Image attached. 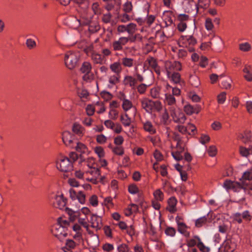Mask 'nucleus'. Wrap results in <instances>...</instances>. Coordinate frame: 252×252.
Segmentation results:
<instances>
[{"label": "nucleus", "instance_id": "nucleus-1", "mask_svg": "<svg viewBox=\"0 0 252 252\" xmlns=\"http://www.w3.org/2000/svg\"><path fill=\"white\" fill-rule=\"evenodd\" d=\"M252 180V170L245 171L240 180V182H232L226 180L223 184V187L226 189H232L234 191L239 192L243 190L245 193L252 196V183L248 184L247 181Z\"/></svg>", "mask_w": 252, "mask_h": 252}, {"label": "nucleus", "instance_id": "nucleus-2", "mask_svg": "<svg viewBox=\"0 0 252 252\" xmlns=\"http://www.w3.org/2000/svg\"><path fill=\"white\" fill-rule=\"evenodd\" d=\"M80 54L78 52L69 51L64 56V63L69 69H73L78 64Z\"/></svg>", "mask_w": 252, "mask_h": 252}, {"label": "nucleus", "instance_id": "nucleus-3", "mask_svg": "<svg viewBox=\"0 0 252 252\" xmlns=\"http://www.w3.org/2000/svg\"><path fill=\"white\" fill-rule=\"evenodd\" d=\"M68 224V222L64 220L62 224H58L55 227L53 232L54 235L60 241H62L67 236V229L65 226Z\"/></svg>", "mask_w": 252, "mask_h": 252}, {"label": "nucleus", "instance_id": "nucleus-4", "mask_svg": "<svg viewBox=\"0 0 252 252\" xmlns=\"http://www.w3.org/2000/svg\"><path fill=\"white\" fill-rule=\"evenodd\" d=\"M58 169L62 172H68L72 170V161L68 158H62L56 163Z\"/></svg>", "mask_w": 252, "mask_h": 252}, {"label": "nucleus", "instance_id": "nucleus-5", "mask_svg": "<svg viewBox=\"0 0 252 252\" xmlns=\"http://www.w3.org/2000/svg\"><path fill=\"white\" fill-rule=\"evenodd\" d=\"M50 199L52 200L55 207L60 209H63L65 207L66 200L64 198L63 194H53L50 196Z\"/></svg>", "mask_w": 252, "mask_h": 252}, {"label": "nucleus", "instance_id": "nucleus-6", "mask_svg": "<svg viewBox=\"0 0 252 252\" xmlns=\"http://www.w3.org/2000/svg\"><path fill=\"white\" fill-rule=\"evenodd\" d=\"M62 139L64 144L70 148L73 147V145L76 141L75 140V136L69 131H64L62 134Z\"/></svg>", "mask_w": 252, "mask_h": 252}, {"label": "nucleus", "instance_id": "nucleus-7", "mask_svg": "<svg viewBox=\"0 0 252 252\" xmlns=\"http://www.w3.org/2000/svg\"><path fill=\"white\" fill-rule=\"evenodd\" d=\"M165 68L167 76L172 73L177 72V71H180L182 69L181 65L180 63L178 62L166 63L165 64Z\"/></svg>", "mask_w": 252, "mask_h": 252}, {"label": "nucleus", "instance_id": "nucleus-8", "mask_svg": "<svg viewBox=\"0 0 252 252\" xmlns=\"http://www.w3.org/2000/svg\"><path fill=\"white\" fill-rule=\"evenodd\" d=\"M129 39L126 37H121L118 40L114 41L112 45L114 51H121L123 50V46L126 45Z\"/></svg>", "mask_w": 252, "mask_h": 252}, {"label": "nucleus", "instance_id": "nucleus-9", "mask_svg": "<svg viewBox=\"0 0 252 252\" xmlns=\"http://www.w3.org/2000/svg\"><path fill=\"white\" fill-rule=\"evenodd\" d=\"M93 47H89L86 49V53L89 56L91 55L92 60L95 63L101 64L103 59L100 54L96 53L92 50Z\"/></svg>", "mask_w": 252, "mask_h": 252}, {"label": "nucleus", "instance_id": "nucleus-10", "mask_svg": "<svg viewBox=\"0 0 252 252\" xmlns=\"http://www.w3.org/2000/svg\"><path fill=\"white\" fill-rule=\"evenodd\" d=\"M167 77L171 82L180 87L184 85V81L181 78L180 74L177 72L172 73L167 75Z\"/></svg>", "mask_w": 252, "mask_h": 252}, {"label": "nucleus", "instance_id": "nucleus-11", "mask_svg": "<svg viewBox=\"0 0 252 252\" xmlns=\"http://www.w3.org/2000/svg\"><path fill=\"white\" fill-rule=\"evenodd\" d=\"M223 245L225 252H233L236 248L235 243L229 236L226 237Z\"/></svg>", "mask_w": 252, "mask_h": 252}, {"label": "nucleus", "instance_id": "nucleus-12", "mask_svg": "<svg viewBox=\"0 0 252 252\" xmlns=\"http://www.w3.org/2000/svg\"><path fill=\"white\" fill-rule=\"evenodd\" d=\"M90 221L92 224V227L97 229H100L101 228V218L98 216L92 214Z\"/></svg>", "mask_w": 252, "mask_h": 252}, {"label": "nucleus", "instance_id": "nucleus-13", "mask_svg": "<svg viewBox=\"0 0 252 252\" xmlns=\"http://www.w3.org/2000/svg\"><path fill=\"white\" fill-rule=\"evenodd\" d=\"M72 129L73 133L79 137H82L84 134V128L79 124L74 123Z\"/></svg>", "mask_w": 252, "mask_h": 252}, {"label": "nucleus", "instance_id": "nucleus-14", "mask_svg": "<svg viewBox=\"0 0 252 252\" xmlns=\"http://www.w3.org/2000/svg\"><path fill=\"white\" fill-rule=\"evenodd\" d=\"M142 107L148 113H151L153 110L152 100L144 99L141 101Z\"/></svg>", "mask_w": 252, "mask_h": 252}, {"label": "nucleus", "instance_id": "nucleus-15", "mask_svg": "<svg viewBox=\"0 0 252 252\" xmlns=\"http://www.w3.org/2000/svg\"><path fill=\"white\" fill-rule=\"evenodd\" d=\"M72 148H75L78 152L81 154H86L88 152L87 147L84 144L77 141L75 142Z\"/></svg>", "mask_w": 252, "mask_h": 252}, {"label": "nucleus", "instance_id": "nucleus-16", "mask_svg": "<svg viewBox=\"0 0 252 252\" xmlns=\"http://www.w3.org/2000/svg\"><path fill=\"white\" fill-rule=\"evenodd\" d=\"M76 246V243L72 240L68 239L66 241L65 246L63 248L64 252H72Z\"/></svg>", "mask_w": 252, "mask_h": 252}, {"label": "nucleus", "instance_id": "nucleus-17", "mask_svg": "<svg viewBox=\"0 0 252 252\" xmlns=\"http://www.w3.org/2000/svg\"><path fill=\"white\" fill-rule=\"evenodd\" d=\"M136 61L132 58L124 57L121 59V64L125 67H131L135 63Z\"/></svg>", "mask_w": 252, "mask_h": 252}, {"label": "nucleus", "instance_id": "nucleus-18", "mask_svg": "<svg viewBox=\"0 0 252 252\" xmlns=\"http://www.w3.org/2000/svg\"><path fill=\"white\" fill-rule=\"evenodd\" d=\"M180 42L188 43L189 45H194L196 43V39L192 36H182L180 39Z\"/></svg>", "mask_w": 252, "mask_h": 252}, {"label": "nucleus", "instance_id": "nucleus-19", "mask_svg": "<svg viewBox=\"0 0 252 252\" xmlns=\"http://www.w3.org/2000/svg\"><path fill=\"white\" fill-rule=\"evenodd\" d=\"M177 201L176 199L174 197H171L169 199L168 201V210L170 213H174L176 211V204H177Z\"/></svg>", "mask_w": 252, "mask_h": 252}, {"label": "nucleus", "instance_id": "nucleus-20", "mask_svg": "<svg viewBox=\"0 0 252 252\" xmlns=\"http://www.w3.org/2000/svg\"><path fill=\"white\" fill-rule=\"evenodd\" d=\"M172 118L175 123L179 124H184L186 120V117L182 112H180L178 114L176 113V115Z\"/></svg>", "mask_w": 252, "mask_h": 252}, {"label": "nucleus", "instance_id": "nucleus-21", "mask_svg": "<svg viewBox=\"0 0 252 252\" xmlns=\"http://www.w3.org/2000/svg\"><path fill=\"white\" fill-rule=\"evenodd\" d=\"M126 85H129L133 89H135L136 84V79L131 76H126L124 79Z\"/></svg>", "mask_w": 252, "mask_h": 252}, {"label": "nucleus", "instance_id": "nucleus-22", "mask_svg": "<svg viewBox=\"0 0 252 252\" xmlns=\"http://www.w3.org/2000/svg\"><path fill=\"white\" fill-rule=\"evenodd\" d=\"M110 68L115 74L118 75H120L122 70L121 64L119 62H115L111 64Z\"/></svg>", "mask_w": 252, "mask_h": 252}, {"label": "nucleus", "instance_id": "nucleus-23", "mask_svg": "<svg viewBox=\"0 0 252 252\" xmlns=\"http://www.w3.org/2000/svg\"><path fill=\"white\" fill-rule=\"evenodd\" d=\"M148 63L150 66H151L153 69L155 70V72L157 74H159V70L158 68V64L154 58L151 57L148 58L146 60L145 63Z\"/></svg>", "mask_w": 252, "mask_h": 252}, {"label": "nucleus", "instance_id": "nucleus-24", "mask_svg": "<svg viewBox=\"0 0 252 252\" xmlns=\"http://www.w3.org/2000/svg\"><path fill=\"white\" fill-rule=\"evenodd\" d=\"M121 99L123 100L122 107L125 111H127L132 107V104L131 102L128 99L125 98V95H122Z\"/></svg>", "mask_w": 252, "mask_h": 252}, {"label": "nucleus", "instance_id": "nucleus-25", "mask_svg": "<svg viewBox=\"0 0 252 252\" xmlns=\"http://www.w3.org/2000/svg\"><path fill=\"white\" fill-rule=\"evenodd\" d=\"M143 127L145 131L149 132L151 134H154L156 132L153 125L149 121H147L143 123Z\"/></svg>", "mask_w": 252, "mask_h": 252}, {"label": "nucleus", "instance_id": "nucleus-26", "mask_svg": "<svg viewBox=\"0 0 252 252\" xmlns=\"http://www.w3.org/2000/svg\"><path fill=\"white\" fill-rule=\"evenodd\" d=\"M194 238L198 241L197 246L200 250V251H201L202 252H209L210 251V248L207 247H206L204 245V244L201 241V240L198 236H195L194 237Z\"/></svg>", "mask_w": 252, "mask_h": 252}, {"label": "nucleus", "instance_id": "nucleus-27", "mask_svg": "<svg viewBox=\"0 0 252 252\" xmlns=\"http://www.w3.org/2000/svg\"><path fill=\"white\" fill-rule=\"evenodd\" d=\"M184 111L188 115H191L193 113H198L199 111V108L193 107L189 104L186 105L184 106Z\"/></svg>", "mask_w": 252, "mask_h": 252}, {"label": "nucleus", "instance_id": "nucleus-28", "mask_svg": "<svg viewBox=\"0 0 252 252\" xmlns=\"http://www.w3.org/2000/svg\"><path fill=\"white\" fill-rule=\"evenodd\" d=\"M209 217V214H207L206 216H204L197 219L195 221V226L198 227L202 226L207 222Z\"/></svg>", "mask_w": 252, "mask_h": 252}, {"label": "nucleus", "instance_id": "nucleus-29", "mask_svg": "<svg viewBox=\"0 0 252 252\" xmlns=\"http://www.w3.org/2000/svg\"><path fill=\"white\" fill-rule=\"evenodd\" d=\"M91 69L92 65L88 62L84 63L81 67V72L84 74L91 72Z\"/></svg>", "mask_w": 252, "mask_h": 252}, {"label": "nucleus", "instance_id": "nucleus-30", "mask_svg": "<svg viewBox=\"0 0 252 252\" xmlns=\"http://www.w3.org/2000/svg\"><path fill=\"white\" fill-rule=\"evenodd\" d=\"M210 3V0H198V6H196L197 12L198 11L199 7L206 9L209 6Z\"/></svg>", "mask_w": 252, "mask_h": 252}, {"label": "nucleus", "instance_id": "nucleus-31", "mask_svg": "<svg viewBox=\"0 0 252 252\" xmlns=\"http://www.w3.org/2000/svg\"><path fill=\"white\" fill-rule=\"evenodd\" d=\"M120 75L118 74H114L110 76L109 78V83L112 85H114L120 81Z\"/></svg>", "mask_w": 252, "mask_h": 252}, {"label": "nucleus", "instance_id": "nucleus-32", "mask_svg": "<svg viewBox=\"0 0 252 252\" xmlns=\"http://www.w3.org/2000/svg\"><path fill=\"white\" fill-rule=\"evenodd\" d=\"M165 101L168 105L176 104V100L175 97L170 94H165Z\"/></svg>", "mask_w": 252, "mask_h": 252}, {"label": "nucleus", "instance_id": "nucleus-33", "mask_svg": "<svg viewBox=\"0 0 252 252\" xmlns=\"http://www.w3.org/2000/svg\"><path fill=\"white\" fill-rule=\"evenodd\" d=\"M121 121L123 124L126 126H130L131 123V119L128 117L127 114H125L124 116L121 117Z\"/></svg>", "mask_w": 252, "mask_h": 252}, {"label": "nucleus", "instance_id": "nucleus-34", "mask_svg": "<svg viewBox=\"0 0 252 252\" xmlns=\"http://www.w3.org/2000/svg\"><path fill=\"white\" fill-rule=\"evenodd\" d=\"M176 230L172 227L167 226L165 229V233L167 236L174 237L176 234Z\"/></svg>", "mask_w": 252, "mask_h": 252}, {"label": "nucleus", "instance_id": "nucleus-35", "mask_svg": "<svg viewBox=\"0 0 252 252\" xmlns=\"http://www.w3.org/2000/svg\"><path fill=\"white\" fill-rule=\"evenodd\" d=\"M152 107L153 110H155L157 111H160L162 109V105L159 101H153L152 100Z\"/></svg>", "mask_w": 252, "mask_h": 252}, {"label": "nucleus", "instance_id": "nucleus-36", "mask_svg": "<svg viewBox=\"0 0 252 252\" xmlns=\"http://www.w3.org/2000/svg\"><path fill=\"white\" fill-rule=\"evenodd\" d=\"M65 211L67 212V213L70 216V219L73 220H75V219L77 217L78 215V213L76 212H75L73 211L72 209H69L68 208L66 207L65 208Z\"/></svg>", "mask_w": 252, "mask_h": 252}, {"label": "nucleus", "instance_id": "nucleus-37", "mask_svg": "<svg viewBox=\"0 0 252 252\" xmlns=\"http://www.w3.org/2000/svg\"><path fill=\"white\" fill-rule=\"evenodd\" d=\"M239 49L242 51L247 52L250 50L251 46L249 43L245 42L239 45Z\"/></svg>", "mask_w": 252, "mask_h": 252}, {"label": "nucleus", "instance_id": "nucleus-38", "mask_svg": "<svg viewBox=\"0 0 252 252\" xmlns=\"http://www.w3.org/2000/svg\"><path fill=\"white\" fill-rule=\"evenodd\" d=\"M187 228L188 226L186 225L185 223L181 221H178V230L180 233L181 234L185 233Z\"/></svg>", "mask_w": 252, "mask_h": 252}, {"label": "nucleus", "instance_id": "nucleus-39", "mask_svg": "<svg viewBox=\"0 0 252 252\" xmlns=\"http://www.w3.org/2000/svg\"><path fill=\"white\" fill-rule=\"evenodd\" d=\"M118 18L121 22L123 23H126L127 21H129L130 19L129 16L126 13L118 15Z\"/></svg>", "mask_w": 252, "mask_h": 252}, {"label": "nucleus", "instance_id": "nucleus-40", "mask_svg": "<svg viewBox=\"0 0 252 252\" xmlns=\"http://www.w3.org/2000/svg\"><path fill=\"white\" fill-rule=\"evenodd\" d=\"M136 25L133 23H130L127 26H126V32L129 34H133L136 28Z\"/></svg>", "mask_w": 252, "mask_h": 252}, {"label": "nucleus", "instance_id": "nucleus-41", "mask_svg": "<svg viewBox=\"0 0 252 252\" xmlns=\"http://www.w3.org/2000/svg\"><path fill=\"white\" fill-rule=\"evenodd\" d=\"M88 172L93 175L95 178L99 177L100 171L98 168H91Z\"/></svg>", "mask_w": 252, "mask_h": 252}, {"label": "nucleus", "instance_id": "nucleus-42", "mask_svg": "<svg viewBox=\"0 0 252 252\" xmlns=\"http://www.w3.org/2000/svg\"><path fill=\"white\" fill-rule=\"evenodd\" d=\"M128 191L132 194H135L138 192L139 189L138 187L134 184L130 185L128 187Z\"/></svg>", "mask_w": 252, "mask_h": 252}, {"label": "nucleus", "instance_id": "nucleus-43", "mask_svg": "<svg viewBox=\"0 0 252 252\" xmlns=\"http://www.w3.org/2000/svg\"><path fill=\"white\" fill-rule=\"evenodd\" d=\"M176 129L183 134H190L188 132V128L182 125H178L176 126Z\"/></svg>", "mask_w": 252, "mask_h": 252}, {"label": "nucleus", "instance_id": "nucleus-44", "mask_svg": "<svg viewBox=\"0 0 252 252\" xmlns=\"http://www.w3.org/2000/svg\"><path fill=\"white\" fill-rule=\"evenodd\" d=\"M169 118V116L167 112V109H165L164 112L162 115V122L164 125H167Z\"/></svg>", "mask_w": 252, "mask_h": 252}, {"label": "nucleus", "instance_id": "nucleus-45", "mask_svg": "<svg viewBox=\"0 0 252 252\" xmlns=\"http://www.w3.org/2000/svg\"><path fill=\"white\" fill-rule=\"evenodd\" d=\"M182 153L179 151H177L175 152H172V155L173 157L177 161L181 160L183 159V156L182 155Z\"/></svg>", "mask_w": 252, "mask_h": 252}, {"label": "nucleus", "instance_id": "nucleus-46", "mask_svg": "<svg viewBox=\"0 0 252 252\" xmlns=\"http://www.w3.org/2000/svg\"><path fill=\"white\" fill-rule=\"evenodd\" d=\"M78 201L81 203L84 204L85 202V195L82 191H80L77 193V198Z\"/></svg>", "mask_w": 252, "mask_h": 252}, {"label": "nucleus", "instance_id": "nucleus-47", "mask_svg": "<svg viewBox=\"0 0 252 252\" xmlns=\"http://www.w3.org/2000/svg\"><path fill=\"white\" fill-rule=\"evenodd\" d=\"M132 5L130 2H126L124 5L123 10L126 13H128L132 10Z\"/></svg>", "mask_w": 252, "mask_h": 252}, {"label": "nucleus", "instance_id": "nucleus-48", "mask_svg": "<svg viewBox=\"0 0 252 252\" xmlns=\"http://www.w3.org/2000/svg\"><path fill=\"white\" fill-rule=\"evenodd\" d=\"M117 250L119 252H128L129 251L127 246L125 244L119 245Z\"/></svg>", "mask_w": 252, "mask_h": 252}, {"label": "nucleus", "instance_id": "nucleus-49", "mask_svg": "<svg viewBox=\"0 0 252 252\" xmlns=\"http://www.w3.org/2000/svg\"><path fill=\"white\" fill-rule=\"evenodd\" d=\"M112 18V15L110 12L104 14L102 17V21L105 23H108L110 22Z\"/></svg>", "mask_w": 252, "mask_h": 252}, {"label": "nucleus", "instance_id": "nucleus-50", "mask_svg": "<svg viewBox=\"0 0 252 252\" xmlns=\"http://www.w3.org/2000/svg\"><path fill=\"white\" fill-rule=\"evenodd\" d=\"M240 152L241 155L243 157H248L249 154V149L246 148L244 147H240Z\"/></svg>", "mask_w": 252, "mask_h": 252}, {"label": "nucleus", "instance_id": "nucleus-51", "mask_svg": "<svg viewBox=\"0 0 252 252\" xmlns=\"http://www.w3.org/2000/svg\"><path fill=\"white\" fill-rule=\"evenodd\" d=\"M210 137L208 135L202 134L200 137V141L201 144L204 145L210 141Z\"/></svg>", "mask_w": 252, "mask_h": 252}, {"label": "nucleus", "instance_id": "nucleus-52", "mask_svg": "<svg viewBox=\"0 0 252 252\" xmlns=\"http://www.w3.org/2000/svg\"><path fill=\"white\" fill-rule=\"evenodd\" d=\"M226 99V93L224 92L221 93L218 96V102L220 104L224 103Z\"/></svg>", "mask_w": 252, "mask_h": 252}, {"label": "nucleus", "instance_id": "nucleus-53", "mask_svg": "<svg viewBox=\"0 0 252 252\" xmlns=\"http://www.w3.org/2000/svg\"><path fill=\"white\" fill-rule=\"evenodd\" d=\"M168 109L169 110L171 117L173 118L176 115V104L169 105Z\"/></svg>", "mask_w": 252, "mask_h": 252}, {"label": "nucleus", "instance_id": "nucleus-54", "mask_svg": "<svg viewBox=\"0 0 252 252\" xmlns=\"http://www.w3.org/2000/svg\"><path fill=\"white\" fill-rule=\"evenodd\" d=\"M147 86L145 84H141L137 87V91L141 94H143L145 93Z\"/></svg>", "mask_w": 252, "mask_h": 252}, {"label": "nucleus", "instance_id": "nucleus-55", "mask_svg": "<svg viewBox=\"0 0 252 252\" xmlns=\"http://www.w3.org/2000/svg\"><path fill=\"white\" fill-rule=\"evenodd\" d=\"M154 196L157 200L161 201L162 200L163 194L160 190H157L154 192Z\"/></svg>", "mask_w": 252, "mask_h": 252}, {"label": "nucleus", "instance_id": "nucleus-56", "mask_svg": "<svg viewBox=\"0 0 252 252\" xmlns=\"http://www.w3.org/2000/svg\"><path fill=\"white\" fill-rule=\"evenodd\" d=\"M93 78H94V75L91 72L85 73V74L83 76V80L86 81H90L92 80H93Z\"/></svg>", "mask_w": 252, "mask_h": 252}, {"label": "nucleus", "instance_id": "nucleus-57", "mask_svg": "<svg viewBox=\"0 0 252 252\" xmlns=\"http://www.w3.org/2000/svg\"><path fill=\"white\" fill-rule=\"evenodd\" d=\"M208 152L210 156L214 157L217 153V149L215 146H211L209 148Z\"/></svg>", "mask_w": 252, "mask_h": 252}, {"label": "nucleus", "instance_id": "nucleus-58", "mask_svg": "<svg viewBox=\"0 0 252 252\" xmlns=\"http://www.w3.org/2000/svg\"><path fill=\"white\" fill-rule=\"evenodd\" d=\"M113 152L118 155H122L124 154L123 149L121 147H115L113 150Z\"/></svg>", "mask_w": 252, "mask_h": 252}, {"label": "nucleus", "instance_id": "nucleus-59", "mask_svg": "<svg viewBox=\"0 0 252 252\" xmlns=\"http://www.w3.org/2000/svg\"><path fill=\"white\" fill-rule=\"evenodd\" d=\"M26 44L29 48H32L35 46L36 43L33 40L30 38L27 40Z\"/></svg>", "mask_w": 252, "mask_h": 252}, {"label": "nucleus", "instance_id": "nucleus-60", "mask_svg": "<svg viewBox=\"0 0 252 252\" xmlns=\"http://www.w3.org/2000/svg\"><path fill=\"white\" fill-rule=\"evenodd\" d=\"M103 249L105 251L110 252L114 249V246L112 244L106 243L103 246Z\"/></svg>", "mask_w": 252, "mask_h": 252}, {"label": "nucleus", "instance_id": "nucleus-61", "mask_svg": "<svg viewBox=\"0 0 252 252\" xmlns=\"http://www.w3.org/2000/svg\"><path fill=\"white\" fill-rule=\"evenodd\" d=\"M106 140V137L103 134L98 135L96 137L97 142L100 144L105 143Z\"/></svg>", "mask_w": 252, "mask_h": 252}, {"label": "nucleus", "instance_id": "nucleus-62", "mask_svg": "<svg viewBox=\"0 0 252 252\" xmlns=\"http://www.w3.org/2000/svg\"><path fill=\"white\" fill-rule=\"evenodd\" d=\"M104 125L107 127L113 129L115 126V124L110 120H106L104 122Z\"/></svg>", "mask_w": 252, "mask_h": 252}, {"label": "nucleus", "instance_id": "nucleus-63", "mask_svg": "<svg viewBox=\"0 0 252 252\" xmlns=\"http://www.w3.org/2000/svg\"><path fill=\"white\" fill-rule=\"evenodd\" d=\"M86 112L88 115L92 116L94 114V107L90 105H89L86 107Z\"/></svg>", "mask_w": 252, "mask_h": 252}, {"label": "nucleus", "instance_id": "nucleus-64", "mask_svg": "<svg viewBox=\"0 0 252 252\" xmlns=\"http://www.w3.org/2000/svg\"><path fill=\"white\" fill-rule=\"evenodd\" d=\"M208 59L205 57H201L200 61V65L202 67H205L208 63Z\"/></svg>", "mask_w": 252, "mask_h": 252}]
</instances>
